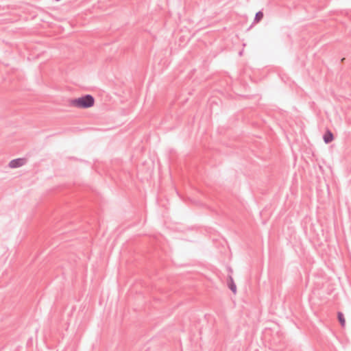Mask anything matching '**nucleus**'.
Returning <instances> with one entry per match:
<instances>
[{
    "label": "nucleus",
    "mask_w": 351,
    "mask_h": 351,
    "mask_svg": "<svg viewBox=\"0 0 351 351\" xmlns=\"http://www.w3.org/2000/svg\"><path fill=\"white\" fill-rule=\"evenodd\" d=\"M71 105L82 109H87L94 106L95 98L90 94H86L71 100Z\"/></svg>",
    "instance_id": "f257e3e1"
},
{
    "label": "nucleus",
    "mask_w": 351,
    "mask_h": 351,
    "mask_svg": "<svg viewBox=\"0 0 351 351\" xmlns=\"http://www.w3.org/2000/svg\"><path fill=\"white\" fill-rule=\"evenodd\" d=\"M27 159L25 158H18L10 161L9 167L12 169L19 168L25 165Z\"/></svg>",
    "instance_id": "f03ea898"
},
{
    "label": "nucleus",
    "mask_w": 351,
    "mask_h": 351,
    "mask_svg": "<svg viewBox=\"0 0 351 351\" xmlns=\"http://www.w3.org/2000/svg\"><path fill=\"white\" fill-rule=\"evenodd\" d=\"M334 139V135L330 130H327L323 135V140L326 144L331 143Z\"/></svg>",
    "instance_id": "7ed1b4c3"
},
{
    "label": "nucleus",
    "mask_w": 351,
    "mask_h": 351,
    "mask_svg": "<svg viewBox=\"0 0 351 351\" xmlns=\"http://www.w3.org/2000/svg\"><path fill=\"white\" fill-rule=\"evenodd\" d=\"M228 287L231 290V291L233 293H237V286H236V285L234 282V280L231 276H229V277H228Z\"/></svg>",
    "instance_id": "20e7f679"
},
{
    "label": "nucleus",
    "mask_w": 351,
    "mask_h": 351,
    "mask_svg": "<svg viewBox=\"0 0 351 351\" xmlns=\"http://www.w3.org/2000/svg\"><path fill=\"white\" fill-rule=\"evenodd\" d=\"M337 318H338V320L341 324V326L342 327L345 326V324H346V319H345V317H344V315L342 312H338L337 313Z\"/></svg>",
    "instance_id": "39448f33"
},
{
    "label": "nucleus",
    "mask_w": 351,
    "mask_h": 351,
    "mask_svg": "<svg viewBox=\"0 0 351 351\" xmlns=\"http://www.w3.org/2000/svg\"><path fill=\"white\" fill-rule=\"evenodd\" d=\"M263 12L262 11H258L256 13L254 19V23H258L263 18Z\"/></svg>",
    "instance_id": "423d86ee"
}]
</instances>
